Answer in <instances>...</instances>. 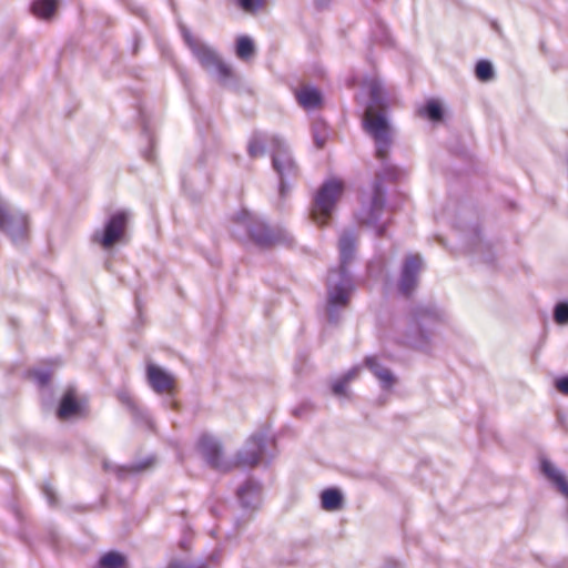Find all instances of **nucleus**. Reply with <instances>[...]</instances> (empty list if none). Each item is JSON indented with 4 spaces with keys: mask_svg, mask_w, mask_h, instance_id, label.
Segmentation results:
<instances>
[{
    "mask_svg": "<svg viewBox=\"0 0 568 568\" xmlns=\"http://www.w3.org/2000/svg\"><path fill=\"white\" fill-rule=\"evenodd\" d=\"M364 129L371 135L375 143V155L381 161V170L376 173L372 185V194L367 200H363L359 210L356 212L357 222L375 231L377 237L386 236V231L392 220L386 207V189L383 185L385 181L395 182L400 179L402 171L388 162V152L390 150L392 129L382 113L374 114L368 109L364 116Z\"/></svg>",
    "mask_w": 568,
    "mask_h": 568,
    "instance_id": "1",
    "label": "nucleus"
},
{
    "mask_svg": "<svg viewBox=\"0 0 568 568\" xmlns=\"http://www.w3.org/2000/svg\"><path fill=\"white\" fill-rule=\"evenodd\" d=\"M357 234L352 230L344 231L338 241L339 265L328 271L326 318L331 324H337L342 312L348 306L351 294L354 290L353 278L347 265L354 258Z\"/></svg>",
    "mask_w": 568,
    "mask_h": 568,
    "instance_id": "2",
    "label": "nucleus"
},
{
    "mask_svg": "<svg viewBox=\"0 0 568 568\" xmlns=\"http://www.w3.org/2000/svg\"><path fill=\"white\" fill-rule=\"evenodd\" d=\"M444 318V311L433 304L416 305L408 313L397 342L413 348L427 349L434 327Z\"/></svg>",
    "mask_w": 568,
    "mask_h": 568,
    "instance_id": "3",
    "label": "nucleus"
},
{
    "mask_svg": "<svg viewBox=\"0 0 568 568\" xmlns=\"http://www.w3.org/2000/svg\"><path fill=\"white\" fill-rule=\"evenodd\" d=\"M233 221L239 227L244 229L247 239L258 247L292 243V237L286 231L270 227L261 217L246 210L236 213Z\"/></svg>",
    "mask_w": 568,
    "mask_h": 568,
    "instance_id": "4",
    "label": "nucleus"
},
{
    "mask_svg": "<svg viewBox=\"0 0 568 568\" xmlns=\"http://www.w3.org/2000/svg\"><path fill=\"white\" fill-rule=\"evenodd\" d=\"M276 454L275 438L268 436L267 429L256 430L233 458L234 468L237 466L255 467L260 463L268 464Z\"/></svg>",
    "mask_w": 568,
    "mask_h": 568,
    "instance_id": "5",
    "label": "nucleus"
},
{
    "mask_svg": "<svg viewBox=\"0 0 568 568\" xmlns=\"http://www.w3.org/2000/svg\"><path fill=\"white\" fill-rule=\"evenodd\" d=\"M183 39L200 64L206 71H214L221 84L229 85L233 79L232 69L220 59L216 52L193 37L186 29H183Z\"/></svg>",
    "mask_w": 568,
    "mask_h": 568,
    "instance_id": "6",
    "label": "nucleus"
},
{
    "mask_svg": "<svg viewBox=\"0 0 568 568\" xmlns=\"http://www.w3.org/2000/svg\"><path fill=\"white\" fill-rule=\"evenodd\" d=\"M272 166L280 179L278 193L284 197L290 191L287 180L295 179L298 175V168L292 158L286 143L278 136L270 139Z\"/></svg>",
    "mask_w": 568,
    "mask_h": 568,
    "instance_id": "7",
    "label": "nucleus"
},
{
    "mask_svg": "<svg viewBox=\"0 0 568 568\" xmlns=\"http://www.w3.org/2000/svg\"><path fill=\"white\" fill-rule=\"evenodd\" d=\"M344 184L337 180H329L318 189L311 210V217L320 226L328 224L333 211L342 196Z\"/></svg>",
    "mask_w": 568,
    "mask_h": 568,
    "instance_id": "8",
    "label": "nucleus"
},
{
    "mask_svg": "<svg viewBox=\"0 0 568 568\" xmlns=\"http://www.w3.org/2000/svg\"><path fill=\"white\" fill-rule=\"evenodd\" d=\"M129 220L130 213L125 210L110 214L103 226L93 231L91 242L111 250L124 240Z\"/></svg>",
    "mask_w": 568,
    "mask_h": 568,
    "instance_id": "9",
    "label": "nucleus"
},
{
    "mask_svg": "<svg viewBox=\"0 0 568 568\" xmlns=\"http://www.w3.org/2000/svg\"><path fill=\"white\" fill-rule=\"evenodd\" d=\"M214 160L212 153L203 152L194 168L184 172L182 175V187L189 193L190 197L197 200L202 196L204 190L210 184V175L205 168Z\"/></svg>",
    "mask_w": 568,
    "mask_h": 568,
    "instance_id": "10",
    "label": "nucleus"
},
{
    "mask_svg": "<svg viewBox=\"0 0 568 568\" xmlns=\"http://www.w3.org/2000/svg\"><path fill=\"white\" fill-rule=\"evenodd\" d=\"M0 230L10 237L14 245L23 244L29 234L28 216L0 201Z\"/></svg>",
    "mask_w": 568,
    "mask_h": 568,
    "instance_id": "11",
    "label": "nucleus"
},
{
    "mask_svg": "<svg viewBox=\"0 0 568 568\" xmlns=\"http://www.w3.org/2000/svg\"><path fill=\"white\" fill-rule=\"evenodd\" d=\"M197 450L213 470L227 473L234 469L233 458L224 456L222 445L215 437L202 435L197 440Z\"/></svg>",
    "mask_w": 568,
    "mask_h": 568,
    "instance_id": "12",
    "label": "nucleus"
},
{
    "mask_svg": "<svg viewBox=\"0 0 568 568\" xmlns=\"http://www.w3.org/2000/svg\"><path fill=\"white\" fill-rule=\"evenodd\" d=\"M423 267L424 262L419 254L410 253L403 258L396 285L400 295L410 297L414 294L418 287Z\"/></svg>",
    "mask_w": 568,
    "mask_h": 568,
    "instance_id": "13",
    "label": "nucleus"
},
{
    "mask_svg": "<svg viewBox=\"0 0 568 568\" xmlns=\"http://www.w3.org/2000/svg\"><path fill=\"white\" fill-rule=\"evenodd\" d=\"M156 462L158 458L154 454L148 455L141 460L132 462L126 465H119L108 459H103L102 468L106 474L113 475L120 481H124L153 469Z\"/></svg>",
    "mask_w": 568,
    "mask_h": 568,
    "instance_id": "14",
    "label": "nucleus"
},
{
    "mask_svg": "<svg viewBox=\"0 0 568 568\" xmlns=\"http://www.w3.org/2000/svg\"><path fill=\"white\" fill-rule=\"evenodd\" d=\"M468 250L471 254L478 256L484 263L489 265L494 264L495 253L493 252V244L481 237L477 225L469 230Z\"/></svg>",
    "mask_w": 568,
    "mask_h": 568,
    "instance_id": "15",
    "label": "nucleus"
},
{
    "mask_svg": "<svg viewBox=\"0 0 568 568\" xmlns=\"http://www.w3.org/2000/svg\"><path fill=\"white\" fill-rule=\"evenodd\" d=\"M118 399L123 404L132 415L134 422L149 429L153 428V420L149 412L138 405L132 395L126 389H120L116 394Z\"/></svg>",
    "mask_w": 568,
    "mask_h": 568,
    "instance_id": "16",
    "label": "nucleus"
},
{
    "mask_svg": "<svg viewBox=\"0 0 568 568\" xmlns=\"http://www.w3.org/2000/svg\"><path fill=\"white\" fill-rule=\"evenodd\" d=\"M146 377L149 385L158 394L171 392L174 386L173 377L169 373L153 364L148 365Z\"/></svg>",
    "mask_w": 568,
    "mask_h": 568,
    "instance_id": "17",
    "label": "nucleus"
},
{
    "mask_svg": "<svg viewBox=\"0 0 568 568\" xmlns=\"http://www.w3.org/2000/svg\"><path fill=\"white\" fill-rule=\"evenodd\" d=\"M541 471L560 494L568 497V480L559 468H557L550 460L542 459Z\"/></svg>",
    "mask_w": 568,
    "mask_h": 568,
    "instance_id": "18",
    "label": "nucleus"
},
{
    "mask_svg": "<svg viewBox=\"0 0 568 568\" xmlns=\"http://www.w3.org/2000/svg\"><path fill=\"white\" fill-rule=\"evenodd\" d=\"M83 407L75 398V394L73 389H69L63 397L61 398L59 408H58V417L60 419H68L71 417L82 415Z\"/></svg>",
    "mask_w": 568,
    "mask_h": 568,
    "instance_id": "19",
    "label": "nucleus"
},
{
    "mask_svg": "<svg viewBox=\"0 0 568 568\" xmlns=\"http://www.w3.org/2000/svg\"><path fill=\"white\" fill-rule=\"evenodd\" d=\"M365 365L379 379L384 389H388L394 385V375L388 368L382 366L375 356L366 357Z\"/></svg>",
    "mask_w": 568,
    "mask_h": 568,
    "instance_id": "20",
    "label": "nucleus"
},
{
    "mask_svg": "<svg viewBox=\"0 0 568 568\" xmlns=\"http://www.w3.org/2000/svg\"><path fill=\"white\" fill-rule=\"evenodd\" d=\"M298 104L305 110H313L322 104L321 92L313 87H304L295 92Z\"/></svg>",
    "mask_w": 568,
    "mask_h": 568,
    "instance_id": "21",
    "label": "nucleus"
},
{
    "mask_svg": "<svg viewBox=\"0 0 568 568\" xmlns=\"http://www.w3.org/2000/svg\"><path fill=\"white\" fill-rule=\"evenodd\" d=\"M359 367H353L332 383V393L337 397L347 396L348 384L356 378Z\"/></svg>",
    "mask_w": 568,
    "mask_h": 568,
    "instance_id": "22",
    "label": "nucleus"
},
{
    "mask_svg": "<svg viewBox=\"0 0 568 568\" xmlns=\"http://www.w3.org/2000/svg\"><path fill=\"white\" fill-rule=\"evenodd\" d=\"M59 0H34L31 10L34 16L41 19H50L58 7Z\"/></svg>",
    "mask_w": 568,
    "mask_h": 568,
    "instance_id": "23",
    "label": "nucleus"
},
{
    "mask_svg": "<svg viewBox=\"0 0 568 568\" xmlns=\"http://www.w3.org/2000/svg\"><path fill=\"white\" fill-rule=\"evenodd\" d=\"M126 564V557L115 550L105 552L98 561V565L93 568H124Z\"/></svg>",
    "mask_w": 568,
    "mask_h": 568,
    "instance_id": "24",
    "label": "nucleus"
},
{
    "mask_svg": "<svg viewBox=\"0 0 568 568\" xmlns=\"http://www.w3.org/2000/svg\"><path fill=\"white\" fill-rule=\"evenodd\" d=\"M312 135L317 149L324 148L329 136V130L325 121L317 119L312 124Z\"/></svg>",
    "mask_w": 568,
    "mask_h": 568,
    "instance_id": "25",
    "label": "nucleus"
},
{
    "mask_svg": "<svg viewBox=\"0 0 568 568\" xmlns=\"http://www.w3.org/2000/svg\"><path fill=\"white\" fill-rule=\"evenodd\" d=\"M72 499H48L49 507L51 509H62L68 515H73L75 513H81L87 510L88 508L80 503H70Z\"/></svg>",
    "mask_w": 568,
    "mask_h": 568,
    "instance_id": "26",
    "label": "nucleus"
},
{
    "mask_svg": "<svg viewBox=\"0 0 568 568\" xmlns=\"http://www.w3.org/2000/svg\"><path fill=\"white\" fill-rule=\"evenodd\" d=\"M255 45L253 40L247 36H241L236 40V55L241 60H248L254 55Z\"/></svg>",
    "mask_w": 568,
    "mask_h": 568,
    "instance_id": "27",
    "label": "nucleus"
},
{
    "mask_svg": "<svg viewBox=\"0 0 568 568\" xmlns=\"http://www.w3.org/2000/svg\"><path fill=\"white\" fill-rule=\"evenodd\" d=\"M265 135L261 132H254L247 144V152L251 158H258L265 153Z\"/></svg>",
    "mask_w": 568,
    "mask_h": 568,
    "instance_id": "28",
    "label": "nucleus"
},
{
    "mask_svg": "<svg viewBox=\"0 0 568 568\" xmlns=\"http://www.w3.org/2000/svg\"><path fill=\"white\" fill-rule=\"evenodd\" d=\"M263 494V485L253 478H248L236 490V497H254Z\"/></svg>",
    "mask_w": 568,
    "mask_h": 568,
    "instance_id": "29",
    "label": "nucleus"
},
{
    "mask_svg": "<svg viewBox=\"0 0 568 568\" xmlns=\"http://www.w3.org/2000/svg\"><path fill=\"white\" fill-rule=\"evenodd\" d=\"M140 116H141L142 132L148 141V144H149L148 149H145L143 151V158L146 161L152 162L154 160V154H153L154 140H153L152 133L150 131L148 121L145 120L144 115L141 113Z\"/></svg>",
    "mask_w": 568,
    "mask_h": 568,
    "instance_id": "30",
    "label": "nucleus"
},
{
    "mask_svg": "<svg viewBox=\"0 0 568 568\" xmlns=\"http://www.w3.org/2000/svg\"><path fill=\"white\" fill-rule=\"evenodd\" d=\"M475 74L480 81H489L494 78V68L489 61H478L475 67Z\"/></svg>",
    "mask_w": 568,
    "mask_h": 568,
    "instance_id": "31",
    "label": "nucleus"
},
{
    "mask_svg": "<svg viewBox=\"0 0 568 568\" xmlns=\"http://www.w3.org/2000/svg\"><path fill=\"white\" fill-rule=\"evenodd\" d=\"M423 113L432 121H440L443 119V109L435 100H430L425 104Z\"/></svg>",
    "mask_w": 568,
    "mask_h": 568,
    "instance_id": "32",
    "label": "nucleus"
},
{
    "mask_svg": "<svg viewBox=\"0 0 568 568\" xmlns=\"http://www.w3.org/2000/svg\"><path fill=\"white\" fill-rule=\"evenodd\" d=\"M554 321L559 325L568 323V302H559L554 307Z\"/></svg>",
    "mask_w": 568,
    "mask_h": 568,
    "instance_id": "33",
    "label": "nucleus"
},
{
    "mask_svg": "<svg viewBox=\"0 0 568 568\" xmlns=\"http://www.w3.org/2000/svg\"><path fill=\"white\" fill-rule=\"evenodd\" d=\"M345 506V499H321V509L325 511H338Z\"/></svg>",
    "mask_w": 568,
    "mask_h": 568,
    "instance_id": "34",
    "label": "nucleus"
},
{
    "mask_svg": "<svg viewBox=\"0 0 568 568\" xmlns=\"http://www.w3.org/2000/svg\"><path fill=\"white\" fill-rule=\"evenodd\" d=\"M235 500V507L240 508L244 513L247 510H256L261 506V499H234Z\"/></svg>",
    "mask_w": 568,
    "mask_h": 568,
    "instance_id": "35",
    "label": "nucleus"
},
{
    "mask_svg": "<svg viewBox=\"0 0 568 568\" xmlns=\"http://www.w3.org/2000/svg\"><path fill=\"white\" fill-rule=\"evenodd\" d=\"M30 375L39 387H45L49 384L51 377L50 372L43 369H34L30 372Z\"/></svg>",
    "mask_w": 568,
    "mask_h": 568,
    "instance_id": "36",
    "label": "nucleus"
},
{
    "mask_svg": "<svg viewBox=\"0 0 568 568\" xmlns=\"http://www.w3.org/2000/svg\"><path fill=\"white\" fill-rule=\"evenodd\" d=\"M241 8L247 12H255L263 7L264 0H237Z\"/></svg>",
    "mask_w": 568,
    "mask_h": 568,
    "instance_id": "37",
    "label": "nucleus"
},
{
    "mask_svg": "<svg viewBox=\"0 0 568 568\" xmlns=\"http://www.w3.org/2000/svg\"><path fill=\"white\" fill-rule=\"evenodd\" d=\"M369 98L373 104L378 105L381 103L382 90L381 85L376 81H373L369 84Z\"/></svg>",
    "mask_w": 568,
    "mask_h": 568,
    "instance_id": "38",
    "label": "nucleus"
},
{
    "mask_svg": "<svg viewBox=\"0 0 568 568\" xmlns=\"http://www.w3.org/2000/svg\"><path fill=\"white\" fill-rule=\"evenodd\" d=\"M318 497H344V491L337 486H332L323 489Z\"/></svg>",
    "mask_w": 568,
    "mask_h": 568,
    "instance_id": "39",
    "label": "nucleus"
},
{
    "mask_svg": "<svg viewBox=\"0 0 568 568\" xmlns=\"http://www.w3.org/2000/svg\"><path fill=\"white\" fill-rule=\"evenodd\" d=\"M312 410V405L310 403H302L297 407L293 409V415L296 417H304Z\"/></svg>",
    "mask_w": 568,
    "mask_h": 568,
    "instance_id": "40",
    "label": "nucleus"
},
{
    "mask_svg": "<svg viewBox=\"0 0 568 568\" xmlns=\"http://www.w3.org/2000/svg\"><path fill=\"white\" fill-rule=\"evenodd\" d=\"M555 386L559 393L568 395V375L557 378Z\"/></svg>",
    "mask_w": 568,
    "mask_h": 568,
    "instance_id": "41",
    "label": "nucleus"
},
{
    "mask_svg": "<svg viewBox=\"0 0 568 568\" xmlns=\"http://www.w3.org/2000/svg\"><path fill=\"white\" fill-rule=\"evenodd\" d=\"M222 557V550L220 548L214 549L210 556L206 559H202L203 561L207 562V566L210 567V564L219 562Z\"/></svg>",
    "mask_w": 568,
    "mask_h": 568,
    "instance_id": "42",
    "label": "nucleus"
},
{
    "mask_svg": "<svg viewBox=\"0 0 568 568\" xmlns=\"http://www.w3.org/2000/svg\"><path fill=\"white\" fill-rule=\"evenodd\" d=\"M191 541H192V538L189 534H184L182 536V538L180 539L179 541V547L184 550V551H187L191 547Z\"/></svg>",
    "mask_w": 568,
    "mask_h": 568,
    "instance_id": "43",
    "label": "nucleus"
},
{
    "mask_svg": "<svg viewBox=\"0 0 568 568\" xmlns=\"http://www.w3.org/2000/svg\"><path fill=\"white\" fill-rule=\"evenodd\" d=\"M43 494H44V497H48V498L55 497V491L53 490V488L50 485H45L43 487Z\"/></svg>",
    "mask_w": 568,
    "mask_h": 568,
    "instance_id": "44",
    "label": "nucleus"
},
{
    "mask_svg": "<svg viewBox=\"0 0 568 568\" xmlns=\"http://www.w3.org/2000/svg\"><path fill=\"white\" fill-rule=\"evenodd\" d=\"M331 0H315V7L320 10L328 7Z\"/></svg>",
    "mask_w": 568,
    "mask_h": 568,
    "instance_id": "45",
    "label": "nucleus"
},
{
    "mask_svg": "<svg viewBox=\"0 0 568 568\" xmlns=\"http://www.w3.org/2000/svg\"><path fill=\"white\" fill-rule=\"evenodd\" d=\"M59 538L60 537L57 531H50V539L53 547H58Z\"/></svg>",
    "mask_w": 568,
    "mask_h": 568,
    "instance_id": "46",
    "label": "nucleus"
},
{
    "mask_svg": "<svg viewBox=\"0 0 568 568\" xmlns=\"http://www.w3.org/2000/svg\"><path fill=\"white\" fill-rule=\"evenodd\" d=\"M164 405L173 409L176 408V403L173 399H165Z\"/></svg>",
    "mask_w": 568,
    "mask_h": 568,
    "instance_id": "47",
    "label": "nucleus"
},
{
    "mask_svg": "<svg viewBox=\"0 0 568 568\" xmlns=\"http://www.w3.org/2000/svg\"><path fill=\"white\" fill-rule=\"evenodd\" d=\"M393 568H400V565L398 562H392Z\"/></svg>",
    "mask_w": 568,
    "mask_h": 568,
    "instance_id": "48",
    "label": "nucleus"
},
{
    "mask_svg": "<svg viewBox=\"0 0 568 568\" xmlns=\"http://www.w3.org/2000/svg\"><path fill=\"white\" fill-rule=\"evenodd\" d=\"M372 268H373V263H369L368 264V271L372 272Z\"/></svg>",
    "mask_w": 568,
    "mask_h": 568,
    "instance_id": "49",
    "label": "nucleus"
},
{
    "mask_svg": "<svg viewBox=\"0 0 568 568\" xmlns=\"http://www.w3.org/2000/svg\"><path fill=\"white\" fill-rule=\"evenodd\" d=\"M234 234H236L237 236H241L240 232L237 230H234Z\"/></svg>",
    "mask_w": 568,
    "mask_h": 568,
    "instance_id": "50",
    "label": "nucleus"
},
{
    "mask_svg": "<svg viewBox=\"0 0 568 568\" xmlns=\"http://www.w3.org/2000/svg\"><path fill=\"white\" fill-rule=\"evenodd\" d=\"M99 506H100V507H102V506H103V499H101V500H100Z\"/></svg>",
    "mask_w": 568,
    "mask_h": 568,
    "instance_id": "51",
    "label": "nucleus"
},
{
    "mask_svg": "<svg viewBox=\"0 0 568 568\" xmlns=\"http://www.w3.org/2000/svg\"><path fill=\"white\" fill-rule=\"evenodd\" d=\"M182 79H183V82L186 84V79H184V77L181 74Z\"/></svg>",
    "mask_w": 568,
    "mask_h": 568,
    "instance_id": "52",
    "label": "nucleus"
}]
</instances>
